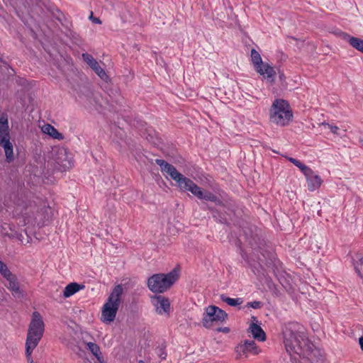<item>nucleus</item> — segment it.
Returning <instances> with one entry per match:
<instances>
[{
	"mask_svg": "<svg viewBox=\"0 0 363 363\" xmlns=\"http://www.w3.org/2000/svg\"><path fill=\"white\" fill-rule=\"evenodd\" d=\"M153 304L159 314L169 313L170 311V303L168 298L162 296H156L153 300Z\"/></svg>",
	"mask_w": 363,
	"mask_h": 363,
	"instance_id": "4468645a",
	"label": "nucleus"
},
{
	"mask_svg": "<svg viewBox=\"0 0 363 363\" xmlns=\"http://www.w3.org/2000/svg\"><path fill=\"white\" fill-rule=\"evenodd\" d=\"M9 134L8 115L4 112L0 113V136Z\"/></svg>",
	"mask_w": 363,
	"mask_h": 363,
	"instance_id": "aec40b11",
	"label": "nucleus"
},
{
	"mask_svg": "<svg viewBox=\"0 0 363 363\" xmlns=\"http://www.w3.org/2000/svg\"><path fill=\"white\" fill-rule=\"evenodd\" d=\"M259 240V238H257V235L255 237H252V238L249 240V244L253 248L259 247V244L258 242Z\"/></svg>",
	"mask_w": 363,
	"mask_h": 363,
	"instance_id": "f704fd0d",
	"label": "nucleus"
},
{
	"mask_svg": "<svg viewBox=\"0 0 363 363\" xmlns=\"http://www.w3.org/2000/svg\"><path fill=\"white\" fill-rule=\"evenodd\" d=\"M52 157L57 165V169L62 172L70 169L73 164L72 159L68 156L67 150L65 147L52 149Z\"/></svg>",
	"mask_w": 363,
	"mask_h": 363,
	"instance_id": "1a4fd4ad",
	"label": "nucleus"
},
{
	"mask_svg": "<svg viewBox=\"0 0 363 363\" xmlns=\"http://www.w3.org/2000/svg\"><path fill=\"white\" fill-rule=\"evenodd\" d=\"M43 130L45 133L50 135L55 139L62 140L64 136L62 133H60L54 126L46 124L43 126Z\"/></svg>",
	"mask_w": 363,
	"mask_h": 363,
	"instance_id": "412c9836",
	"label": "nucleus"
},
{
	"mask_svg": "<svg viewBox=\"0 0 363 363\" xmlns=\"http://www.w3.org/2000/svg\"><path fill=\"white\" fill-rule=\"evenodd\" d=\"M359 344L360 345L362 350L363 351V337H359Z\"/></svg>",
	"mask_w": 363,
	"mask_h": 363,
	"instance_id": "ea45409f",
	"label": "nucleus"
},
{
	"mask_svg": "<svg viewBox=\"0 0 363 363\" xmlns=\"http://www.w3.org/2000/svg\"><path fill=\"white\" fill-rule=\"evenodd\" d=\"M279 77H280V79H281L283 78V77H284V74H280Z\"/></svg>",
	"mask_w": 363,
	"mask_h": 363,
	"instance_id": "a18cd8bd",
	"label": "nucleus"
},
{
	"mask_svg": "<svg viewBox=\"0 0 363 363\" xmlns=\"http://www.w3.org/2000/svg\"><path fill=\"white\" fill-rule=\"evenodd\" d=\"M138 363H145L143 360H140Z\"/></svg>",
	"mask_w": 363,
	"mask_h": 363,
	"instance_id": "49530a36",
	"label": "nucleus"
},
{
	"mask_svg": "<svg viewBox=\"0 0 363 363\" xmlns=\"http://www.w3.org/2000/svg\"><path fill=\"white\" fill-rule=\"evenodd\" d=\"M0 63H2L1 67L4 69H6L8 70V75L9 76H13L15 74V71L13 69H12L9 64L3 61L2 59L0 57Z\"/></svg>",
	"mask_w": 363,
	"mask_h": 363,
	"instance_id": "cd10ccee",
	"label": "nucleus"
},
{
	"mask_svg": "<svg viewBox=\"0 0 363 363\" xmlns=\"http://www.w3.org/2000/svg\"><path fill=\"white\" fill-rule=\"evenodd\" d=\"M6 279L8 281L6 287L9 290L11 291L12 295L17 298L23 297V291L21 290L19 287V283L18 281L16 276L12 274L9 277L6 278Z\"/></svg>",
	"mask_w": 363,
	"mask_h": 363,
	"instance_id": "2eb2a0df",
	"label": "nucleus"
},
{
	"mask_svg": "<svg viewBox=\"0 0 363 363\" xmlns=\"http://www.w3.org/2000/svg\"><path fill=\"white\" fill-rule=\"evenodd\" d=\"M298 169L303 172L306 178L311 175L312 172H313L310 167H307L303 163L301 164Z\"/></svg>",
	"mask_w": 363,
	"mask_h": 363,
	"instance_id": "c85d7f7f",
	"label": "nucleus"
},
{
	"mask_svg": "<svg viewBox=\"0 0 363 363\" xmlns=\"http://www.w3.org/2000/svg\"><path fill=\"white\" fill-rule=\"evenodd\" d=\"M235 351L238 355H245L246 357L248 354H257L259 350L254 340H246L235 347Z\"/></svg>",
	"mask_w": 363,
	"mask_h": 363,
	"instance_id": "9b49d317",
	"label": "nucleus"
},
{
	"mask_svg": "<svg viewBox=\"0 0 363 363\" xmlns=\"http://www.w3.org/2000/svg\"><path fill=\"white\" fill-rule=\"evenodd\" d=\"M0 146L4 150L6 161L11 163L14 160L13 146L10 141V134L0 136Z\"/></svg>",
	"mask_w": 363,
	"mask_h": 363,
	"instance_id": "ddd939ff",
	"label": "nucleus"
},
{
	"mask_svg": "<svg viewBox=\"0 0 363 363\" xmlns=\"http://www.w3.org/2000/svg\"><path fill=\"white\" fill-rule=\"evenodd\" d=\"M88 349L91 351V352L99 359L100 356L101 354L100 352L99 347L94 342H88L87 343Z\"/></svg>",
	"mask_w": 363,
	"mask_h": 363,
	"instance_id": "b1692460",
	"label": "nucleus"
},
{
	"mask_svg": "<svg viewBox=\"0 0 363 363\" xmlns=\"http://www.w3.org/2000/svg\"><path fill=\"white\" fill-rule=\"evenodd\" d=\"M252 319L253 320H255V321L257 322V318H256V317L252 316Z\"/></svg>",
	"mask_w": 363,
	"mask_h": 363,
	"instance_id": "c03bdc74",
	"label": "nucleus"
},
{
	"mask_svg": "<svg viewBox=\"0 0 363 363\" xmlns=\"http://www.w3.org/2000/svg\"><path fill=\"white\" fill-rule=\"evenodd\" d=\"M340 33H343L342 31H341L340 30H337L333 32V33L337 36H340V38H342V35L340 34Z\"/></svg>",
	"mask_w": 363,
	"mask_h": 363,
	"instance_id": "a19ab883",
	"label": "nucleus"
},
{
	"mask_svg": "<svg viewBox=\"0 0 363 363\" xmlns=\"http://www.w3.org/2000/svg\"><path fill=\"white\" fill-rule=\"evenodd\" d=\"M340 34L342 35V38L347 40L352 48L363 53L362 39L351 36L347 33H340Z\"/></svg>",
	"mask_w": 363,
	"mask_h": 363,
	"instance_id": "dca6fc26",
	"label": "nucleus"
},
{
	"mask_svg": "<svg viewBox=\"0 0 363 363\" xmlns=\"http://www.w3.org/2000/svg\"><path fill=\"white\" fill-rule=\"evenodd\" d=\"M17 238H18V240H21V241H22V240H23V239H22L23 236H22V235H21V234H19V235H18V237H17Z\"/></svg>",
	"mask_w": 363,
	"mask_h": 363,
	"instance_id": "37998d69",
	"label": "nucleus"
},
{
	"mask_svg": "<svg viewBox=\"0 0 363 363\" xmlns=\"http://www.w3.org/2000/svg\"><path fill=\"white\" fill-rule=\"evenodd\" d=\"M270 121L281 126H285L293 117L289 103L284 99L274 101L269 111Z\"/></svg>",
	"mask_w": 363,
	"mask_h": 363,
	"instance_id": "39448f33",
	"label": "nucleus"
},
{
	"mask_svg": "<svg viewBox=\"0 0 363 363\" xmlns=\"http://www.w3.org/2000/svg\"><path fill=\"white\" fill-rule=\"evenodd\" d=\"M157 354L162 359H165L167 357V353L164 350V347H160L157 348Z\"/></svg>",
	"mask_w": 363,
	"mask_h": 363,
	"instance_id": "c9c22d12",
	"label": "nucleus"
},
{
	"mask_svg": "<svg viewBox=\"0 0 363 363\" xmlns=\"http://www.w3.org/2000/svg\"><path fill=\"white\" fill-rule=\"evenodd\" d=\"M306 179L308 189L311 191H313L318 189L323 182L321 178L318 174H315L314 172H313L311 175L307 177Z\"/></svg>",
	"mask_w": 363,
	"mask_h": 363,
	"instance_id": "a211bd4d",
	"label": "nucleus"
},
{
	"mask_svg": "<svg viewBox=\"0 0 363 363\" xmlns=\"http://www.w3.org/2000/svg\"><path fill=\"white\" fill-rule=\"evenodd\" d=\"M52 16L56 19L58 21H60L61 23H62V21L63 19L65 18V16L64 14L62 13V12L56 9H54L52 11Z\"/></svg>",
	"mask_w": 363,
	"mask_h": 363,
	"instance_id": "bb28decb",
	"label": "nucleus"
},
{
	"mask_svg": "<svg viewBox=\"0 0 363 363\" xmlns=\"http://www.w3.org/2000/svg\"><path fill=\"white\" fill-rule=\"evenodd\" d=\"M176 269L167 274H155L147 279V286L154 293H163L168 290L178 279Z\"/></svg>",
	"mask_w": 363,
	"mask_h": 363,
	"instance_id": "20e7f679",
	"label": "nucleus"
},
{
	"mask_svg": "<svg viewBox=\"0 0 363 363\" xmlns=\"http://www.w3.org/2000/svg\"><path fill=\"white\" fill-rule=\"evenodd\" d=\"M291 38L292 39H294V40H297L296 38H294V37H291Z\"/></svg>",
	"mask_w": 363,
	"mask_h": 363,
	"instance_id": "de8ad7c7",
	"label": "nucleus"
},
{
	"mask_svg": "<svg viewBox=\"0 0 363 363\" xmlns=\"http://www.w3.org/2000/svg\"><path fill=\"white\" fill-rule=\"evenodd\" d=\"M44 330L45 324L41 315L38 311L33 312L29 324L26 343L38 345L43 335Z\"/></svg>",
	"mask_w": 363,
	"mask_h": 363,
	"instance_id": "423d86ee",
	"label": "nucleus"
},
{
	"mask_svg": "<svg viewBox=\"0 0 363 363\" xmlns=\"http://www.w3.org/2000/svg\"><path fill=\"white\" fill-rule=\"evenodd\" d=\"M228 318L227 313L216 306H209L206 308L202 323L206 328L213 326L214 322H223Z\"/></svg>",
	"mask_w": 363,
	"mask_h": 363,
	"instance_id": "6e6552de",
	"label": "nucleus"
},
{
	"mask_svg": "<svg viewBox=\"0 0 363 363\" xmlns=\"http://www.w3.org/2000/svg\"><path fill=\"white\" fill-rule=\"evenodd\" d=\"M298 169L303 172L306 178L311 175L312 172H313L310 167H307L303 163L301 164Z\"/></svg>",
	"mask_w": 363,
	"mask_h": 363,
	"instance_id": "2f4dec72",
	"label": "nucleus"
},
{
	"mask_svg": "<svg viewBox=\"0 0 363 363\" xmlns=\"http://www.w3.org/2000/svg\"><path fill=\"white\" fill-rule=\"evenodd\" d=\"M84 287L85 286L83 284H79L76 282L70 283L65 288L63 295L66 298L70 297Z\"/></svg>",
	"mask_w": 363,
	"mask_h": 363,
	"instance_id": "6ab92c4d",
	"label": "nucleus"
},
{
	"mask_svg": "<svg viewBox=\"0 0 363 363\" xmlns=\"http://www.w3.org/2000/svg\"><path fill=\"white\" fill-rule=\"evenodd\" d=\"M83 60L94 71V72L104 81L108 79V76L105 70L99 65V62L89 53H83Z\"/></svg>",
	"mask_w": 363,
	"mask_h": 363,
	"instance_id": "f8f14e48",
	"label": "nucleus"
},
{
	"mask_svg": "<svg viewBox=\"0 0 363 363\" xmlns=\"http://www.w3.org/2000/svg\"><path fill=\"white\" fill-rule=\"evenodd\" d=\"M320 125H328V128L330 129L331 132L335 135H339L338 133V130H339V128L336 125H330L328 123H325V122H323Z\"/></svg>",
	"mask_w": 363,
	"mask_h": 363,
	"instance_id": "72a5a7b5",
	"label": "nucleus"
},
{
	"mask_svg": "<svg viewBox=\"0 0 363 363\" xmlns=\"http://www.w3.org/2000/svg\"><path fill=\"white\" fill-rule=\"evenodd\" d=\"M284 343L287 352L299 354L309 340L304 333L301 331V325L298 323L291 322L282 327Z\"/></svg>",
	"mask_w": 363,
	"mask_h": 363,
	"instance_id": "f257e3e1",
	"label": "nucleus"
},
{
	"mask_svg": "<svg viewBox=\"0 0 363 363\" xmlns=\"http://www.w3.org/2000/svg\"><path fill=\"white\" fill-rule=\"evenodd\" d=\"M298 169L303 172L306 178L311 175L312 172H313L310 167H307L303 163L301 164Z\"/></svg>",
	"mask_w": 363,
	"mask_h": 363,
	"instance_id": "7c9ffc66",
	"label": "nucleus"
},
{
	"mask_svg": "<svg viewBox=\"0 0 363 363\" xmlns=\"http://www.w3.org/2000/svg\"><path fill=\"white\" fill-rule=\"evenodd\" d=\"M217 331H218V332H223V333H229L230 329H229V328H228V327H225V328H218L217 329Z\"/></svg>",
	"mask_w": 363,
	"mask_h": 363,
	"instance_id": "58836bf2",
	"label": "nucleus"
},
{
	"mask_svg": "<svg viewBox=\"0 0 363 363\" xmlns=\"http://www.w3.org/2000/svg\"><path fill=\"white\" fill-rule=\"evenodd\" d=\"M298 356L308 359L311 363H323L324 361V357L320 350L310 342H308L306 347L303 349L302 352Z\"/></svg>",
	"mask_w": 363,
	"mask_h": 363,
	"instance_id": "9d476101",
	"label": "nucleus"
},
{
	"mask_svg": "<svg viewBox=\"0 0 363 363\" xmlns=\"http://www.w3.org/2000/svg\"><path fill=\"white\" fill-rule=\"evenodd\" d=\"M200 199L213 201L216 203H220V201L218 199V197L208 191H203L202 196Z\"/></svg>",
	"mask_w": 363,
	"mask_h": 363,
	"instance_id": "5701e85b",
	"label": "nucleus"
},
{
	"mask_svg": "<svg viewBox=\"0 0 363 363\" xmlns=\"http://www.w3.org/2000/svg\"><path fill=\"white\" fill-rule=\"evenodd\" d=\"M122 293L123 287L121 284L116 285L113 288L106 302L102 307L101 320L103 323H111L115 320L120 306Z\"/></svg>",
	"mask_w": 363,
	"mask_h": 363,
	"instance_id": "7ed1b4c3",
	"label": "nucleus"
},
{
	"mask_svg": "<svg viewBox=\"0 0 363 363\" xmlns=\"http://www.w3.org/2000/svg\"><path fill=\"white\" fill-rule=\"evenodd\" d=\"M251 60L257 72L264 76L269 82L273 83L277 74L274 68L263 62L260 54L255 49L251 50Z\"/></svg>",
	"mask_w": 363,
	"mask_h": 363,
	"instance_id": "0eeeda50",
	"label": "nucleus"
},
{
	"mask_svg": "<svg viewBox=\"0 0 363 363\" xmlns=\"http://www.w3.org/2000/svg\"><path fill=\"white\" fill-rule=\"evenodd\" d=\"M121 99H122V98L119 96H118V99H116L115 100L116 103V104H121Z\"/></svg>",
	"mask_w": 363,
	"mask_h": 363,
	"instance_id": "79ce46f5",
	"label": "nucleus"
},
{
	"mask_svg": "<svg viewBox=\"0 0 363 363\" xmlns=\"http://www.w3.org/2000/svg\"><path fill=\"white\" fill-rule=\"evenodd\" d=\"M0 274L6 279L12 274L7 265L0 260Z\"/></svg>",
	"mask_w": 363,
	"mask_h": 363,
	"instance_id": "a878e982",
	"label": "nucleus"
},
{
	"mask_svg": "<svg viewBox=\"0 0 363 363\" xmlns=\"http://www.w3.org/2000/svg\"><path fill=\"white\" fill-rule=\"evenodd\" d=\"M263 306L262 303L261 301H255L252 302H249L247 303V307H252L255 309L260 308Z\"/></svg>",
	"mask_w": 363,
	"mask_h": 363,
	"instance_id": "473e14b6",
	"label": "nucleus"
},
{
	"mask_svg": "<svg viewBox=\"0 0 363 363\" xmlns=\"http://www.w3.org/2000/svg\"><path fill=\"white\" fill-rule=\"evenodd\" d=\"M288 160L290 161L291 163H293L296 167H297L298 168L301 166V164H302L301 162H300L299 160L295 159V158H293V157H288Z\"/></svg>",
	"mask_w": 363,
	"mask_h": 363,
	"instance_id": "e433bc0d",
	"label": "nucleus"
},
{
	"mask_svg": "<svg viewBox=\"0 0 363 363\" xmlns=\"http://www.w3.org/2000/svg\"><path fill=\"white\" fill-rule=\"evenodd\" d=\"M248 332H250L252 337L259 341H264L266 340V334L263 329L257 325L256 323H252L248 328Z\"/></svg>",
	"mask_w": 363,
	"mask_h": 363,
	"instance_id": "f3484780",
	"label": "nucleus"
},
{
	"mask_svg": "<svg viewBox=\"0 0 363 363\" xmlns=\"http://www.w3.org/2000/svg\"><path fill=\"white\" fill-rule=\"evenodd\" d=\"M36 347L37 345H33L31 343H26V355L28 363H34L31 357V354Z\"/></svg>",
	"mask_w": 363,
	"mask_h": 363,
	"instance_id": "393cba45",
	"label": "nucleus"
},
{
	"mask_svg": "<svg viewBox=\"0 0 363 363\" xmlns=\"http://www.w3.org/2000/svg\"><path fill=\"white\" fill-rule=\"evenodd\" d=\"M220 299L230 306H237L242 303V299L241 298H233L227 297L224 294L220 296Z\"/></svg>",
	"mask_w": 363,
	"mask_h": 363,
	"instance_id": "4be33fe9",
	"label": "nucleus"
},
{
	"mask_svg": "<svg viewBox=\"0 0 363 363\" xmlns=\"http://www.w3.org/2000/svg\"><path fill=\"white\" fill-rule=\"evenodd\" d=\"M89 18L95 23L101 24V21L99 18H96L93 16V13L91 12V15L89 16Z\"/></svg>",
	"mask_w": 363,
	"mask_h": 363,
	"instance_id": "4c0bfd02",
	"label": "nucleus"
},
{
	"mask_svg": "<svg viewBox=\"0 0 363 363\" xmlns=\"http://www.w3.org/2000/svg\"><path fill=\"white\" fill-rule=\"evenodd\" d=\"M298 169L303 172L306 178L311 175L312 172H313L310 167H307L303 163L301 164Z\"/></svg>",
	"mask_w": 363,
	"mask_h": 363,
	"instance_id": "c756f323",
	"label": "nucleus"
},
{
	"mask_svg": "<svg viewBox=\"0 0 363 363\" xmlns=\"http://www.w3.org/2000/svg\"><path fill=\"white\" fill-rule=\"evenodd\" d=\"M155 162L160 167L161 171L168 174L174 181H175L178 186L184 191H189L198 199H201L203 190L196 185L192 180L184 177L179 172L175 167L164 160L157 159Z\"/></svg>",
	"mask_w": 363,
	"mask_h": 363,
	"instance_id": "f03ea898",
	"label": "nucleus"
}]
</instances>
